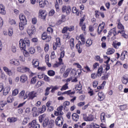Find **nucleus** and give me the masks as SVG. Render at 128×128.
Segmentation results:
<instances>
[{
	"mask_svg": "<svg viewBox=\"0 0 128 128\" xmlns=\"http://www.w3.org/2000/svg\"><path fill=\"white\" fill-rule=\"evenodd\" d=\"M72 12H73V14H76L77 16H80V12H78V10H76V7H73L72 8Z\"/></svg>",
	"mask_w": 128,
	"mask_h": 128,
	"instance_id": "f704fd0d",
	"label": "nucleus"
},
{
	"mask_svg": "<svg viewBox=\"0 0 128 128\" xmlns=\"http://www.w3.org/2000/svg\"><path fill=\"white\" fill-rule=\"evenodd\" d=\"M36 82V76L33 77L30 80L31 84H34Z\"/></svg>",
	"mask_w": 128,
	"mask_h": 128,
	"instance_id": "a19ab883",
	"label": "nucleus"
},
{
	"mask_svg": "<svg viewBox=\"0 0 128 128\" xmlns=\"http://www.w3.org/2000/svg\"><path fill=\"white\" fill-rule=\"evenodd\" d=\"M30 72V68L28 67H24L23 72Z\"/></svg>",
	"mask_w": 128,
	"mask_h": 128,
	"instance_id": "69168bd1",
	"label": "nucleus"
},
{
	"mask_svg": "<svg viewBox=\"0 0 128 128\" xmlns=\"http://www.w3.org/2000/svg\"><path fill=\"white\" fill-rule=\"evenodd\" d=\"M51 88L50 87H48L46 90H45V94L44 96H46L48 94H50V90Z\"/></svg>",
	"mask_w": 128,
	"mask_h": 128,
	"instance_id": "603ef678",
	"label": "nucleus"
},
{
	"mask_svg": "<svg viewBox=\"0 0 128 128\" xmlns=\"http://www.w3.org/2000/svg\"><path fill=\"white\" fill-rule=\"evenodd\" d=\"M118 28H119V30H119L118 32H122V30H124V26H122V24L119 23L118 26Z\"/></svg>",
	"mask_w": 128,
	"mask_h": 128,
	"instance_id": "a18cd8bd",
	"label": "nucleus"
},
{
	"mask_svg": "<svg viewBox=\"0 0 128 128\" xmlns=\"http://www.w3.org/2000/svg\"><path fill=\"white\" fill-rule=\"evenodd\" d=\"M46 118V114H43L39 116V122L42 124V121L44 120V118Z\"/></svg>",
	"mask_w": 128,
	"mask_h": 128,
	"instance_id": "2f4dec72",
	"label": "nucleus"
},
{
	"mask_svg": "<svg viewBox=\"0 0 128 128\" xmlns=\"http://www.w3.org/2000/svg\"><path fill=\"white\" fill-rule=\"evenodd\" d=\"M60 108H61L62 110H64V112H68V107H66V106L62 105V106H60Z\"/></svg>",
	"mask_w": 128,
	"mask_h": 128,
	"instance_id": "bf43d9fd",
	"label": "nucleus"
},
{
	"mask_svg": "<svg viewBox=\"0 0 128 128\" xmlns=\"http://www.w3.org/2000/svg\"><path fill=\"white\" fill-rule=\"evenodd\" d=\"M3 70L8 75V76H12V70L8 68L6 66H4L3 68Z\"/></svg>",
	"mask_w": 128,
	"mask_h": 128,
	"instance_id": "2eb2a0df",
	"label": "nucleus"
},
{
	"mask_svg": "<svg viewBox=\"0 0 128 128\" xmlns=\"http://www.w3.org/2000/svg\"><path fill=\"white\" fill-rule=\"evenodd\" d=\"M6 12L4 10V6L2 4H0V14H6Z\"/></svg>",
	"mask_w": 128,
	"mask_h": 128,
	"instance_id": "b1692460",
	"label": "nucleus"
},
{
	"mask_svg": "<svg viewBox=\"0 0 128 128\" xmlns=\"http://www.w3.org/2000/svg\"><path fill=\"white\" fill-rule=\"evenodd\" d=\"M82 88V86L80 84H77L75 87V90H80Z\"/></svg>",
	"mask_w": 128,
	"mask_h": 128,
	"instance_id": "49530a36",
	"label": "nucleus"
},
{
	"mask_svg": "<svg viewBox=\"0 0 128 128\" xmlns=\"http://www.w3.org/2000/svg\"><path fill=\"white\" fill-rule=\"evenodd\" d=\"M80 44H76V48L78 50V52L79 54H81L82 52V50L80 48Z\"/></svg>",
	"mask_w": 128,
	"mask_h": 128,
	"instance_id": "4c0bfd02",
	"label": "nucleus"
},
{
	"mask_svg": "<svg viewBox=\"0 0 128 128\" xmlns=\"http://www.w3.org/2000/svg\"><path fill=\"white\" fill-rule=\"evenodd\" d=\"M30 30L34 34L36 32V27L34 26H32Z\"/></svg>",
	"mask_w": 128,
	"mask_h": 128,
	"instance_id": "e2e57ef3",
	"label": "nucleus"
},
{
	"mask_svg": "<svg viewBox=\"0 0 128 128\" xmlns=\"http://www.w3.org/2000/svg\"><path fill=\"white\" fill-rule=\"evenodd\" d=\"M36 92L34 91H32L28 94V97L30 100H34L36 96Z\"/></svg>",
	"mask_w": 128,
	"mask_h": 128,
	"instance_id": "f8f14e48",
	"label": "nucleus"
},
{
	"mask_svg": "<svg viewBox=\"0 0 128 128\" xmlns=\"http://www.w3.org/2000/svg\"><path fill=\"white\" fill-rule=\"evenodd\" d=\"M68 12H70V9H68V8L66 9V6H63L62 8V12H68Z\"/></svg>",
	"mask_w": 128,
	"mask_h": 128,
	"instance_id": "8fccbe9b",
	"label": "nucleus"
},
{
	"mask_svg": "<svg viewBox=\"0 0 128 128\" xmlns=\"http://www.w3.org/2000/svg\"><path fill=\"white\" fill-rule=\"evenodd\" d=\"M18 120V119L16 118H11L8 119V121L9 122H16Z\"/></svg>",
	"mask_w": 128,
	"mask_h": 128,
	"instance_id": "72a5a7b5",
	"label": "nucleus"
},
{
	"mask_svg": "<svg viewBox=\"0 0 128 128\" xmlns=\"http://www.w3.org/2000/svg\"><path fill=\"white\" fill-rule=\"evenodd\" d=\"M62 44H60V38H56V42L54 44L53 48L56 50L57 48H60Z\"/></svg>",
	"mask_w": 128,
	"mask_h": 128,
	"instance_id": "39448f33",
	"label": "nucleus"
},
{
	"mask_svg": "<svg viewBox=\"0 0 128 128\" xmlns=\"http://www.w3.org/2000/svg\"><path fill=\"white\" fill-rule=\"evenodd\" d=\"M32 112H33L34 116H38V114L36 113V107H34L32 108Z\"/></svg>",
	"mask_w": 128,
	"mask_h": 128,
	"instance_id": "c9c22d12",
	"label": "nucleus"
},
{
	"mask_svg": "<svg viewBox=\"0 0 128 128\" xmlns=\"http://www.w3.org/2000/svg\"><path fill=\"white\" fill-rule=\"evenodd\" d=\"M83 118L86 122H92L94 120V118L92 115H87L86 114H83Z\"/></svg>",
	"mask_w": 128,
	"mask_h": 128,
	"instance_id": "0eeeda50",
	"label": "nucleus"
},
{
	"mask_svg": "<svg viewBox=\"0 0 128 128\" xmlns=\"http://www.w3.org/2000/svg\"><path fill=\"white\" fill-rule=\"evenodd\" d=\"M48 76H54V74H56V72H54V71L52 70H49L48 72Z\"/></svg>",
	"mask_w": 128,
	"mask_h": 128,
	"instance_id": "e433bc0d",
	"label": "nucleus"
},
{
	"mask_svg": "<svg viewBox=\"0 0 128 128\" xmlns=\"http://www.w3.org/2000/svg\"><path fill=\"white\" fill-rule=\"evenodd\" d=\"M64 124V118L62 116H58L56 120V124L58 126H62Z\"/></svg>",
	"mask_w": 128,
	"mask_h": 128,
	"instance_id": "20e7f679",
	"label": "nucleus"
},
{
	"mask_svg": "<svg viewBox=\"0 0 128 128\" xmlns=\"http://www.w3.org/2000/svg\"><path fill=\"white\" fill-rule=\"evenodd\" d=\"M126 56H128V52L124 51L121 54V60H124L126 58Z\"/></svg>",
	"mask_w": 128,
	"mask_h": 128,
	"instance_id": "cd10ccee",
	"label": "nucleus"
},
{
	"mask_svg": "<svg viewBox=\"0 0 128 128\" xmlns=\"http://www.w3.org/2000/svg\"><path fill=\"white\" fill-rule=\"evenodd\" d=\"M72 116V120L74 122H78V119L80 118V116L76 113L73 114Z\"/></svg>",
	"mask_w": 128,
	"mask_h": 128,
	"instance_id": "412c9836",
	"label": "nucleus"
},
{
	"mask_svg": "<svg viewBox=\"0 0 128 128\" xmlns=\"http://www.w3.org/2000/svg\"><path fill=\"white\" fill-rule=\"evenodd\" d=\"M18 94V89H15L14 90L12 91V94L14 96H16V94Z\"/></svg>",
	"mask_w": 128,
	"mask_h": 128,
	"instance_id": "5fc2aeb1",
	"label": "nucleus"
},
{
	"mask_svg": "<svg viewBox=\"0 0 128 128\" xmlns=\"http://www.w3.org/2000/svg\"><path fill=\"white\" fill-rule=\"evenodd\" d=\"M26 24H24V22H20V23H19V28H20V30H22L24 28V26Z\"/></svg>",
	"mask_w": 128,
	"mask_h": 128,
	"instance_id": "473e14b6",
	"label": "nucleus"
},
{
	"mask_svg": "<svg viewBox=\"0 0 128 128\" xmlns=\"http://www.w3.org/2000/svg\"><path fill=\"white\" fill-rule=\"evenodd\" d=\"M46 2H48V1L45 0L44 1V0H41L39 2V6L40 8H44V5L46 4Z\"/></svg>",
	"mask_w": 128,
	"mask_h": 128,
	"instance_id": "393cba45",
	"label": "nucleus"
},
{
	"mask_svg": "<svg viewBox=\"0 0 128 128\" xmlns=\"http://www.w3.org/2000/svg\"><path fill=\"white\" fill-rule=\"evenodd\" d=\"M46 38H48L46 32H44L42 36V40H44Z\"/></svg>",
	"mask_w": 128,
	"mask_h": 128,
	"instance_id": "4d7b16f0",
	"label": "nucleus"
},
{
	"mask_svg": "<svg viewBox=\"0 0 128 128\" xmlns=\"http://www.w3.org/2000/svg\"><path fill=\"white\" fill-rule=\"evenodd\" d=\"M92 44V41L90 40H88L86 42V46H90Z\"/></svg>",
	"mask_w": 128,
	"mask_h": 128,
	"instance_id": "c03bdc74",
	"label": "nucleus"
},
{
	"mask_svg": "<svg viewBox=\"0 0 128 128\" xmlns=\"http://www.w3.org/2000/svg\"><path fill=\"white\" fill-rule=\"evenodd\" d=\"M43 128H54V122L50 121L48 118H45L42 122Z\"/></svg>",
	"mask_w": 128,
	"mask_h": 128,
	"instance_id": "f03ea898",
	"label": "nucleus"
},
{
	"mask_svg": "<svg viewBox=\"0 0 128 128\" xmlns=\"http://www.w3.org/2000/svg\"><path fill=\"white\" fill-rule=\"evenodd\" d=\"M32 64L34 68H38L40 66V62L38 59H34L32 60Z\"/></svg>",
	"mask_w": 128,
	"mask_h": 128,
	"instance_id": "dca6fc26",
	"label": "nucleus"
},
{
	"mask_svg": "<svg viewBox=\"0 0 128 128\" xmlns=\"http://www.w3.org/2000/svg\"><path fill=\"white\" fill-rule=\"evenodd\" d=\"M104 58L106 60H108L106 62L105 64H107L105 68L106 70H110V64H108V62H110V58L108 57V56H104Z\"/></svg>",
	"mask_w": 128,
	"mask_h": 128,
	"instance_id": "4468645a",
	"label": "nucleus"
},
{
	"mask_svg": "<svg viewBox=\"0 0 128 128\" xmlns=\"http://www.w3.org/2000/svg\"><path fill=\"white\" fill-rule=\"evenodd\" d=\"M68 83H66L65 84H64L61 88L60 90H68Z\"/></svg>",
	"mask_w": 128,
	"mask_h": 128,
	"instance_id": "79ce46f5",
	"label": "nucleus"
},
{
	"mask_svg": "<svg viewBox=\"0 0 128 128\" xmlns=\"http://www.w3.org/2000/svg\"><path fill=\"white\" fill-rule=\"evenodd\" d=\"M28 52L31 54H34L36 52V49L34 47H30L28 49Z\"/></svg>",
	"mask_w": 128,
	"mask_h": 128,
	"instance_id": "c756f323",
	"label": "nucleus"
},
{
	"mask_svg": "<svg viewBox=\"0 0 128 128\" xmlns=\"http://www.w3.org/2000/svg\"><path fill=\"white\" fill-rule=\"evenodd\" d=\"M80 38L81 40V42L80 41H78V44H80V46H82V44H86V38H84V35L83 34H80Z\"/></svg>",
	"mask_w": 128,
	"mask_h": 128,
	"instance_id": "ddd939ff",
	"label": "nucleus"
},
{
	"mask_svg": "<svg viewBox=\"0 0 128 128\" xmlns=\"http://www.w3.org/2000/svg\"><path fill=\"white\" fill-rule=\"evenodd\" d=\"M115 50L113 48H108L106 52V54L110 56V54H112L114 52Z\"/></svg>",
	"mask_w": 128,
	"mask_h": 128,
	"instance_id": "bb28decb",
	"label": "nucleus"
},
{
	"mask_svg": "<svg viewBox=\"0 0 128 128\" xmlns=\"http://www.w3.org/2000/svg\"><path fill=\"white\" fill-rule=\"evenodd\" d=\"M70 102L68 101H66V102H64V103H63V105L62 106H70Z\"/></svg>",
	"mask_w": 128,
	"mask_h": 128,
	"instance_id": "680f3d73",
	"label": "nucleus"
},
{
	"mask_svg": "<svg viewBox=\"0 0 128 128\" xmlns=\"http://www.w3.org/2000/svg\"><path fill=\"white\" fill-rule=\"evenodd\" d=\"M122 82L124 84H126L128 82V78L124 77L123 78H122Z\"/></svg>",
	"mask_w": 128,
	"mask_h": 128,
	"instance_id": "3c124183",
	"label": "nucleus"
},
{
	"mask_svg": "<svg viewBox=\"0 0 128 128\" xmlns=\"http://www.w3.org/2000/svg\"><path fill=\"white\" fill-rule=\"evenodd\" d=\"M10 88L8 86L5 88L3 91L4 96H8L10 92Z\"/></svg>",
	"mask_w": 128,
	"mask_h": 128,
	"instance_id": "aec40b11",
	"label": "nucleus"
},
{
	"mask_svg": "<svg viewBox=\"0 0 128 128\" xmlns=\"http://www.w3.org/2000/svg\"><path fill=\"white\" fill-rule=\"evenodd\" d=\"M26 80H28V76L25 74H23L20 76V82H26Z\"/></svg>",
	"mask_w": 128,
	"mask_h": 128,
	"instance_id": "5701e85b",
	"label": "nucleus"
},
{
	"mask_svg": "<svg viewBox=\"0 0 128 128\" xmlns=\"http://www.w3.org/2000/svg\"><path fill=\"white\" fill-rule=\"evenodd\" d=\"M54 10H52L50 12H49V16H54Z\"/></svg>",
	"mask_w": 128,
	"mask_h": 128,
	"instance_id": "0e129e2a",
	"label": "nucleus"
},
{
	"mask_svg": "<svg viewBox=\"0 0 128 128\" xmlns=\"http://www.w3.org/2000/svg\"><path fill=\"white\" fill-rule=\"evenodd\" d=\"M37 76L38 78L42 79L44 78V74L42 73H38Z\"/></svg>",
	"mask_w": 128,
	"mask_h": 128,
	"instance_id": "13d9d810",
	"label": "nucleus"
},
{
	"mask_svg": "<svg viewBox=\"0 0 128 128\" xmlns=\"http://www.w3.org/2000/svg\"><path fill=\"white\" fill-rule=\"evenodd\" d=\"M106 114L104 112H102L100 115L101 120H102L103 122H106Z\"/></svg>",
	"mask_w": 128,
	"mask_h": 128,
	"instance_id": "de8ad7c7",
	"label": "nucleus"
},
{
	"mask_svg": "<svg viewBox=\"0 0 128 128\" xmlns=\"http://www.w3.org/2000/svg\"><path fill=\"white\" fill-rule=\"evenodd\" d=\"M67 30H68L69 32H72V30H74V26H70V27H68V26L64 27L62 30V34H66Z\"/></svg>",
	"mask_w": 128,
	"mask_h": 128,
	"instance_id": "423d86ee",
	"label": "nucleus"
},
{
	"mask_svg": "<svg viewBox=\"0 0 128 128\" xmlns=\"http://www.w3.org/2000/svg\"><path fill=\"white\" fill-rule=\"evenodd\" d=\"M8 102H14V97L12 96H10L7 98Z\"/></svg>",
	"mask_w": 128,
	"mask_h": 128,
	"instance_id": "ea45409f",
	"label": "nucleus"
},
{
	"mask_svg": "<svg viewBox=\"0 0 128 128\" xmlns=\"http://www.w3.org/2000/svg\"><path fill=\"white\" fill-rule=\"evenodd\" d=\"M102 66H100L98 70L97 74L100 76H102Z\"/></svg>",
	"mask_w": 128,
	"mask_h": 128,
	"instance_id": "c85d7f7f",
	"label": "nucleus"
},
{
	"mask_svg": "<svg viewBox=\"0 0 128 128\" xmlns=\"http://www.w3.org/2000/svg\"><path fill=\"white\" fill-rule=\"evenodd\" d=\"M29 128H40V125L37 124L36 120H32L28 124Z\"/></svg>",
	"mask_w": 128,
	"mask_h": 128,
	"instance_id": "7ed1b4c3",
	"label": "nucleus"
},
{
	"mask_svg": "<svg viewBox=\"0 0 128 128\" xmlns=\"http://www.w3.org/2000/svg\"><path fill=\"white\" fill-rule=\"evenodd\" d=\"M47 32H54V29H52V27H48L47 28Z\"/></svg>",
	"mask_w": 128,
	"mask_h": 128,
	"instance_id": "774afa93",
	"label": "nucleus"
},
{
	"mask_svg": "<svg viewBox=\"0 0 128 128\" xmlns=\"http://www.w3.org/2000/svg\"><path fill=\"white\" fill-rule=\"evenodd\" d=\"M104 26H102L100 28V26H98V34H100V32H102V30H104Z\"/></svg>",
	"mask_w": 128,
	"mask_h": 128,
	"instance_id": "37998d69",
	"label": "nucleus"
},
{
	"mask_svg": "<svg viewBox=\"0 0 128 128\" xmlns=\"http://www.w3.org/2000/svg\"><path fill=\"white\" fill-rule=\"evenodd\" d=\"M24 55V56H26V58H28L30 56V53H28V52L26 50H24V52H23Z\"/></svg>",
	"mask_w": 128,
	"mask_h": 128,
	"instance_id": "6e6d98bb",
	"label": "nucleus"
},
{
	"mask_svg": "<svg viewBox=\"0 0 128 128\" xmlns=\"http://www.w3.org/2000/svg\"><path fill=\"white\" fill-rule=\"evenodd\" d=\"M70 72V69H67L63 74L64 78H66L67 76H68V74Z\"/></svg>",
	"mask_w": 128,
	"mask_h": 128,
	"instance_id": "7c9ffc66",
	"label": "nucleus"
},
{
	"mask_svg": "<svg viewBox=\"0 0 128 128\" xmlns=\"http://www.w3.org/2000/svg\"><path fill=\"white\" fill-rule=\"evenodd\" d=\"M46 16V13L43 10H40L38 13V18H42V20H45Z\"/></svg>",
	"mask_w": 128,
	"mask_h": 128,
	"instance_id": "6e6552de",
	"label": "nucleus"
},
{
	"mask_svg": "<svg viewBox=\"0 0 128 128\" xmlns=\"http://www.w3.org/2000/svg\"><path fill=\"white\" fill-rule=\"evenodd\" d=\"M46 106H42V108H38V114H42L46 112Z\"/></svg>",
	"mask_w": 128,
	"mask_h": 128,
	"instance_id": "6ab92c4d",
	"label": "nucleus"
},
{
	"mask_svg": "<svg viewBox=\"0 0 128 128\" xmlns=\"http://www.w3.org/2000/svg\"><path fill=\"white\" fill-rule=\"evenodd\" d=\"M98 81H94L93 82V86L94 88H96V86H98Z\"/></svg>",
	"mask_w": 128,
	"mask_h": 128,
	"instance_id": "338daca9",
	"label": "nucleus"
},
{
	"mask_svg": "<svg viewBox=\"0 0 128 128\" xmlns=\"http://www.w3.org/2000/svg\"><path fill=\"white\" fill-rule=\"evenodd\" d=\"M98 96L100 98V100H104V95L102 92H99L98 93Z\"/></svg>",
	"mask_w": 128,
	"mask_h": 128,
	"instance_id": "a878e982",
	"label": "nucleus"
},
{
	"mask_svg": "<svg viewBox=\"0 0 128 128\" xmlns=\"http://www.w3.org/2000/svg\"><path fill=\"white\" fill-rule=\"evenodd\" d=\"M70 38V34L68 33H65L63 36V38L65 40H69Z\"/></svg>",
	"mask_w": 128,
	"mask_h": 128,
	"instance_id": "09e8293b",
	"label": "nucleus"
},
{
	"mask_svg": "<svg viewBox=\"0 0 128 128\" xmlns=\"http://www.w3.org/2000/svg\"><path fill=\"white\" fill-rule=\"evenodd\" d=\"M72 92L71 90H69L67 92H62V94H68V96H70L71 98H72V94H76V92Z\"/></svg>",
	"mask_w": 128,
	"mask_h": 128,
	"instance_id": "4be33fe9",
	"label": "nucleus"
},
{
	"mask_svg": "<svg viewBox=\"0 0 128 128\" xmlns=\"http://www.w3.org/2000/svg\"><path fill=\"white\" fill-rule=\"evenodd\" d=\"M19 46L20 50H26V42L24 40H20Z\"/></svg>",
	"mask_w": 128,
	"mask_h": 128,
	"instance_id": "1a4fd4ad",
	"label": "nucleus"
},
{
	"mask_svg": "<svg viewBox=\"0 0 128 128\" xmlns=\"http://www.w3.org/2000/svg\"><path fill=\"white\" fill-rule=\"evenodd\" d=\"M56 116H62L64 114V112H62V107L59 106L57 108V112H55Z\"/></svg>",
	"mask_w": 128,
	"mask_h": 128,
	"instance_id": "f3484780",
	"label": "nucleus"
},
{
	"mask_svg": "<svg viewBox=\"0 0 128 128\" xmlns=\"http://www.w3.org/2000/svg\"><path fill=\"white\" fill-rule=\"evenodd\" d=\"M25 44H26L28 46H30V40L28 38H25L24 40Z\"/></svg>",
	"mask_w": 128,
	"mask_h": 128,
	"instance_id": "864d4df0",
	"label": "nucleus"
},
{
	"mask_svg": "<svg viewBox=\"0 0 128 128\" xmlns=\"http://www.w3.org/2000/svg\"><path fill=\"white\" fill-rule=\"evenodd\" d=\"M9 62L10 64H14V66H20V60L16 58L10 60Z\"/></svg>",
	"mask_w": 128,
	"mask_h": 128,
	"instance_id": "9b49d317",
	"label": "nucleus"
},
{
	"mask_svg": "<svg viewBox=\"0 0 128 128\" xmlns=\"http://www.w3.org/2000/svg\"><path fill=\"white\" fill-rule=\"evenodd\" d=\"M19 18L20 20V22H24V24H28V22H26V16H24V14H20L19 16Z\"/></svg>",
	"mask_w": 128,
	"mask_h": 128,
	"instance_id": "9d476101",
	"label": "nucleus"
},
{
	"mask_svg": "<svg viewBox=\"0 0 128 128\" xmlns=\"http://www.w3.org/2000/svg\"><path fill=\"white\" fill-rule=\"evenodd\" d=\"M45 40L47 42H50L52 40V37L50 36H47Z\"/></svg>",
	"mask_w": 128,
	"mask_h": 128,
	"instance_id": "052dcab7",
	"label": "nucleus"
},
{
	"mask_svg": "<svg viewBox=\"0 0 128 128\" xmlns=\"http://www.w3.org/2000/svg\"><path fill=\"white\" fill-rule=\"evenodd\" d=\"M62 64H64V63L62 62V59L60 58H59V62L55 63L52 66L53 68H58Z\"/></svg>",
	"mask_w": 128,
	"mask_h": 128,
	"instance_id": "a211bd4d",
	"label": "nucleus"
},
{
	"mask_svg": "<svg viewBox=\"0 0 128 128\" xmlns=\"http://www.w3.org/2000/svg\"><path fill=\"white\" fill-rule=\"evenodd\" d=\"M74 38H71L70 40V46H71V48H74Z\"/></svg>",
	"mask_w": 128,
	"mask_h": 128,
	"instance_id": "58836bf2",
	"label": "nucleus"
},
{
	"mask_svg": "<svg viewBox=\"0 0 128 128\" xmlns=\"http://www.w3.org/2000/svg\"><path fill=\"white\" fill-rule=\"evenodd\" d=\"M125 32H126L124 30L118 31V32H116V28H114L110 30L107 36L108 38V36H112V34H114V36H116V34H122V36H124V38H126V34H125Z\"/></svg>",
	"mask_w": 128,
	"mask_h": 128,
	"instance_id": "f257e3e1",
	"label": "nucleus"
}]
</instances>
